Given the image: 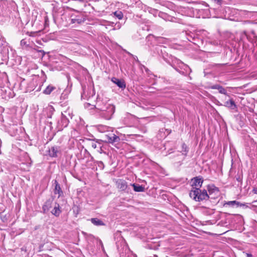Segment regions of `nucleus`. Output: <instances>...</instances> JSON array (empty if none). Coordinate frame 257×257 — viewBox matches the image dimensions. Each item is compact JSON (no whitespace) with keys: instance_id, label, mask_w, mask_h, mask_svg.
<instances>
[{"instance_id":"obj_29","label":"nucleus","mask_w":257,"mask_h":257,"mask_svg":"<svg viewBox=\"0 0 257 257\" xmlns=\"http://www.w3.org/2000/svg\"><path fill=\"white\" fill-rule=\"evenodd\" d=\"M91 146H92V147L94 149H95L97 148V144L96 143H92Z\"/></svg>"},{"instance_id":"obj_15","label":"nucleus","mask_w":257,"mask_h":257,"mask_svg":"<svg viewBox=\"0 0 257 257\" xmlns=\"http://www.w3.org/2000/svg\"><path fill=\"white\" fill-rule=\"evenodd\" d=\"M208 190L209 192V196L211 195L212 194L214 193L215 195H218L219 194V189L217 187H215L214 185H209L208 186Z\"/></svg>"},{"instance_id":"obj_5","label":"nucleus","mask_w":257,"mask_h":257,"mask_svg":"<svg viewBox=\"0 0 257 257\" xmlns=\"http://www.w3.org/2000/svg\"><path fill=\"white\" fill-rule=\"evenodd\" d=\"M105 138V141L111 144L119 142L120 141L119 137L112 133L106 135Z\"/></svg>"},{"instance_id":"obj_37","label":"nucleus","mask_w":257,"mask_h":257,"mask_svg":"<svg viewBox=\"0 0 257 257\" xmlns=\"http://www.w3.org/2000/svg\"><path fill=\"white\" fill-rule=\"evenodd\" d=\"M41 52H43L44 53V54H45V52L44 51H40Z\"/></svg>"},{"instance_id":"obj_2","label":"nucleus","mask_w":257,"mask_h":257,"mask_svg":"<svg viewBox=\"0 0 257 257\" xmlns=\"http://www.w3.org/2000/svg\"><path fill=\"white\" fill-rule=\"evenodd\" d=\"M189 196L195 201L199 202L209 198V196L205 189L201 190L198 188L192 189L189 193Z\"/></svg>"},{"instance_id":"obj_10","label":"nucleus","mask_w":257,"mask_h":257,"mask_svg":"<svg viewBox=\"0 0 257 257\" xmlns=\"http://www.w3.org/2000/svg\"><path fill=\"white\" fill-rule=\"evenodd\" d=\"M223 105L232 110L236 109L237 108V105L232 98H230L229 100L225 101Z\"/></svg>"},{"instance_id":"obj_17","label":"nucleus","mask_w":257,"mask_h":257,"mask_svg":"<svg viewBox=\"0 0 257 257\" xmlns=\"http://www.w3.org/2000/svg\"><path fill=\"white\" fill-rule=\"evenodd\" d=\"M58 148L57 147H52L49 150V155L52 157L57 156Z\"/></svg>"},{"instance_id":"obj_34","label":"nucleus","mask_w":257,"mask_h":257,"mask_svg":"<svg viewBox=\"0 0 257 257\" xmlns=\"http://www.w3.org/2000/svg\"><path fill=\"white\" fill-rule=\"evenodd\" d=\"M99 164H98V166H100V165H102L103 166L104 165L103 162L101 161H99Z\"/></svg>"},{"instance_id":"obj_36","label":"nucleus","mask_w":257,"mask_h":257,"mask_svg":"<svg viewBox=\"0 0 257 257\" xmlns=\"http://www.w3.org/2000/svg\"><path fill=\"white\" fill-rule=\"evenodd\" d=\"M217 105H222V104H221V103H220V102H219V101H217Z\"/></svg>"},{"instance_id":"obj_12","label":"nucleus","mask_w":257,"mask_h":257,"mask_svg":"<svg viewBox=\"0 0 257 257\" xmlns=\"http://www.w3.org/2000/svg\"><path fill=\"white\" fill-rule=\"evenodd\" d=\"M53 200L51 199L47 200L42 207L44 213H47L52 206Z\"/></svg>"},{"instance_id":"obj_9","label":"nucleus","mask_w":257,"mask_h":257,"mask_svg":"<svg viewBox=\"0 0 257 257\" xmlns=\"http://www.w3.org/2000/svg\"><path fill=\"white\" fill-rule=\"evenodd\" d=\"M56 90L58 93H61V90L52 85H48L46 88L43 91V93L45 94H50L53 91Z\"/></svg>"},{"instance_id":"obj_28","label":"nucleus","mask_w":257,"mask_h":257,"mask_svg":"<svg viewBox=\"0 0 257 257\" xmlns=\"http://www.w3.org/2000/svg\"><path fill=\"white\" fill-rule=\"evenodd\" d=\"M72 23H74L75 22H77L78 23H80L81 21L78 20V19H72Z\"/></svg>"},{"instance_id":"obj_22","label":"nucleus","mask_w":257,"mask_h":257,"mask_svg":"<svg viewBox=\"0 0 257 257\" xmlns=\"http://www.w3.org/2000/svg\"><path fill=\"white\" fill-rule=\"evenodd\" d=\"M114 15L119 20L123 18V14L121 12H115L114 13Z\"/></svg>"},{"instance_id":"obj_27","label":"nucleus","mask_w":257,"mask_h":257,"mask_svg":"<svg viewBox=\"0 0 257 257\" xmlns=\"http://www.w3.org/2000/svg\"><path fill=\"white\" fill-rule=\"evenodd\" d=\"M221 86V85H218V84H216V85H212L210 87V88L211 89H217V90H219L220 87Z\"/></svg>"},{"instance_id":"obj_6","label":"nucleus","mask_w":257,"mask_h":257,"mask_svg":"<svg viewBox=\"0 0 257 257\" xmlns=\"http://www.w3.org/2000/svg\"><path fill=\"white\" fill-rule=\"evenodd\" d=\"M68 112H64L62 113V117L60 121L59 122L60 125L62 127H66L69 124V119L67 117Z\"/></svg>"},{"instance_id":"obj_1","label":"nucleus","mask_w":257,"mask_h":257,"mask_svg":"<svg viewBox=\"0 0 257 257\" xmlns=\"http://www.w3.org/2000/svg\"><path fill=\"white\" fill-rule=\"evenodd\" d=\"M96 113L101 117L107 120L111 118L115 111V106L113 104H106L102 101H98L95 106Z\"/></svg>"},{"instance_id":"obj_31","label":"nucleus","mask_w":257,"mask_h":257,"mask_svg":"<svg viewBox=\"0 0 257 257\" xmlns=\"http://www.w3.org/2000/svg\"><path fill=\"white\" fill-rule=\"evenodd\" d=\"M247 257H252V255L250 253H246Z\"/></svg>"},{"instance_id":"obj_4","label":"nucleus","mask_w":257,"mask_h":257,"mask_svg":"<svg viewBox=\"0 0 257 257\" xmlns=\"http://www.w3.org/2000/svg\"><path fill=\"white\" fill-rule=\"evenodd\" d=\"M115 183L117 188L119 190V191H126L128 188L127 183L124 180L121 179H118L115 180Z\"/></svg>"},{"instance_id":"obj_38","label":"nucleus","mask_w":257,"mask_h":257,"mask_svg":"<svg viewBox=\"0 0 257 257\" xmlns=\"http://www.w3.org/2000/svg\"><path fill=\"white\" fill-rule=\"evenodd\" d=\"M175 69L176 70V71H179V70L175 68Z\"/></svg>"},{"instance_id":"obj_11","label":"nucleus","mask_w":257,"mask_h":257,"mask_svg":"<svg viewBox=\"0 0 257 257\" xmlns=\"http://www.w3.org/2000/svg\"><path fill=\"white\" fill-rule=\"evenodd\" d=\"M226 205L231 206L232 207H233L234 206H236V207H241V206H244L245 205L244 204H242L238 201L234 200V201H230L225 202L224 203L223 206H225Z\"/></svg>"},{"instance_id":"obj_32","label":"nucleus","mask_w":257,"mask_h":257,"mask_svg":"<svg viewBox=\"0 0 257 257\" xmlns=\"http://www.w3.org/2000/svg\"><path fill=\"white\" fill-rule=\"evenodd\" d=\"M236 180H237L238 182H241V179L240 178V177L237 178Z\"/></svg>"},{"instance_id":"obj_24","label":"nucleus","mask_w":257,"mask_h":257,"mask_svg":"<svg viewBox=\"0 0 257 257\" xmlns=\"http://www.w3.org/2000/svg\"><path fill=\"white\" fill-rule=\"evenodd\" d=\"M64 112H67V117L69 118H72V117H73V113H72V111L69 109H68L67 110H66V111H65Z\"/></svg>"},{"instance_id":"obj_23","label":"nucleus","mask_w":257,"mask_h":257,"mask_svg":"<svg viewBox=\"0 0 257 257\" xmlns=\"http://www.w3.org/2000/svg\"><path fill=\"white\" fill-rule=\"evenodd\" d=\"M219 92L221 94H223L225 95L227 94L226 90L224 88H223L222 86H221L218 90Z\"/></svg>"},{"instance_id":"obj_13","label":"nucleus","mask_w":257,"mask_h":257,"mask_svg":"<svg viewBox=\"0 0 257 257\" xmlns=\"http://www.w3.org/2000/svg\"><path fill=\"white\" fill-rule=\"evenodd\" d=\"M159 246V242H150L146 245V248L151 250H157Z\"/></svg>"},{"instance_id":"obj_35","label":"nucleus","mask_w":257,"mask_h":257,"mask_svg":"<svg viewBox=\"0 0 257 257\" xmlns=\"http://www.w3.org/2000/svg\"><path fill=\"white\" fill-rule=\"evenodd\" d=\"M253 192L255 194H257V189H254Z\"/></svg>"},{"instance_id":"obj_20","label":"nucleus","mask_w":257,"mask_h":257,"mask_svg":"<svg viewBox=\"0 0 257 257\" xmlns=\"http://www.w3.org/2000/svg\"><path fill=\"white\" fill-rule=\"evenodd\" d=\"M172 243L169 245L168 247V249L170 251H174L175 250L178 249L179 248V244H176L175 243L176 242H171Z\"/></svg>"},{"instance_id":"obj_21","label":"nucleus","mask_w":257,"mask_h":257,"mask_svg":"<svg viewBox=\"0 0 257 257\" xmlns=\"http://www.w3.org/2000/svg\"><path fill=\"white\" fill-rule=\"evenodd\" d=\"M182 154L184 155L185 156H186L187 152H188L187 147L186 145L184 143H183L182 145Z\"/></svg>"},{"instance_id":"obj_26","label":"nucleus","mask_w":257,"mask_h":257,"mask_svg":"<svg viewBox=\"0 0 257 257\" xmlns=\"http://www.w3.org/2000/svg\"><path fill=\"white\" fill-rule=\"evenodd\" d=\"M177 61H178V64H179V66L180 67H185L186 68H188V66L187 65H185V64H184L181 61H179V60H178Z\"/></svg>"},{"instance_id":"obj_19","label":"nucleus","mask_w":257,"mask_h":257,"mask_svg":"<svg viewBox=\"0 0 257 257\" xmlns=\"http://www.w3.org/2000/svg\"><path fill=\"white\" fill-rule=\"evenodd\" d=\"M91 222L97 226L104 225V223L100 219L97 218H92L91 219Z\"/></svg>"},{"instance_id":"obj_14","label":"nucleus","mask_w":257,"mask_h":257,"mask_svg":"<svg viewBox=\"0 0 257 257\" xmlns=\"http://www.w3.org/2000/svg\"><path fill=\"white\" fill-rule=\"evenodd\" d=\"M55 189L54 193L55 194H58V197L61 196L63 195V192L61 188V187L56 180H55Z\"/></svg>"},{"instance_id":"obj_3","label":"nucleus","mask_w":257,"mask_h":257,"mask_svg":"<svg viewBox=\"0 0 257 257\" xmlns=\"http://www.w3.org/2000/svg\"><path fill=\"white\" fill-rule=\"evenodd\" d=\"M116 246L121 256H123L126 254L131 253V257H137L136 254H133L131 253L126 242H117Z\"/></svg>"},{"instance_id":"obj_18","label":"nucleus","mask_w":257,"mask_h":257,"mask_svg":"<svg viewBox=\"0 0 257 257\" xmlns=\"http://www.w3.org/2000/svg\"><path fill=\"white\" fill-rule=\"evenodd\" d=\"M131 185L133 187L134 190L136 192H142L145 191V188L142 185L136 184L135 183L131 184Z\"/></svg>"},{"instance_id":"obj_7","label":"nucleus","mask_w":257,"mask_h":257,"mask_svg":"<svg viewBox=\"0 0 257 257\" xmlns=\"http://www.w3.org/2000/svg\"><path fill=\"white\" fill-rule=\"evenodd\" d=\"M192 189L198 188L200 189L202 186L203 180L200 177H196L192 179Z\"/></svg>"},{"instance_id":"obj_25","label":"nucleus","mask_w":257,"mask_h":257,"mask_svg":"<svg viewBox=\"0 0 257 257\" xmlns=\"http://www.w3.org/2000/svg\"><path fill=\"white\" fill-rule=\"evenodd\" d=\"M21 45L22 46H25L26 47H28L29 45L27 44V42L25 39H23L21 41Z\"/></svg>"},{"instance_id":"obj_30","label":"nucleus","mask_w":257,"mask_h":257,"mask_svg":"<svg viewBox=\"0 0 257 257\" xmlns=\"http://www.w3.org/2000/svg\"><path fill=\"white\" fill-rule=\"evenodd\" d=\"M103 130V131H105V130L107 129V127L106 126H100V127L99 128V130H100V129Z\"/></svg>"},{"instance_id":"obj_8","label":"nucleus","mask_w":257,"mask_h":257,"mask_svg":"<svg viewBox=\"0 0 257 257\" xmlns=\"http://www.w3.org/2000/svg\"><path fill=\"white\" fill-rule=\"evenodd\" d=\"M111 81L122 89H124L126 87L125 81L123 80L119 79L115 77H112Z\"/></svg>"},{"instance_id":"obj_33","label":"nucleus","mask_w":257,"mask_h":257,"mask_svg":"<svg viewBox=\"0 0 257 257\" xmlns=\"http://www.w3.org/2000/svg\"><path fill=\"white\" fill-rule=\"evenodd\" d=\"M99 164H98V166H100V165H102L103 166L104 165L103 162L101 161H99Z\"/></svg>"},{"instance_id":"obj_16","label":"nucleus","mask_w":257,"mask_h":257,"mask_svg":"<svg viewBox=\"0 0 257 257\" xmlns=\"http://www.w3.org/2000/svg\"><path fill=\"white\" fill-rule=\"evenodd\" d=\"M61 211L60 209V205L58 203H55V205L54 206L53 209L51 211V213L52 214L54 215L55 216H59L61 213Z\"/></svg>"}]
</instances>
